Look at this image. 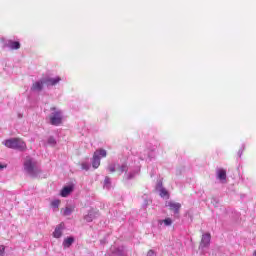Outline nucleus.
<instances>
[{"instance_id": "nucleus-9", "label": "nucleus", "mask_w": 256, "mask_h": 256, "mask_svg": "<svg viewBox=\"0 0 256 256\" xmlns=\"http://www.w3.org/2000/svg\"><path fill=\"white\" fill-rule=\"evenodd\" d=\"M73 192V186H66L61 190V197H69L71 193Z\"/></svg>"}, {"instance_id": "nucleus-3", "label": "nucleus", "mask_w": 256, "mask_h": 256, "mask_svg": "<svg viewBox=\"0 0 256 256\" xmlns=\"http://www.w3.org/2000/svg\"><path fill=\"white\" fill-rule=\"evenodd\" d=\"M101 157H107V151L105 149H98L94 152L92 158V167L94 169H99L101 165Z\"/></svg>"}, {"instance_id": "nucleus-22", "label": "nucleus", "mask_w": 256, "mask_h": 256, "mask_svg": "<svg viewBox=\"0 0 256 256\" xmlns=\"http://www.w3.org/2000/svg\"><path fill=\"white\" fill-rule=\"evenodd\" d=\"M147 256H157V254L155 253V251L149 250Z\"/></svg>"}, {"instance_id": "nucleus-18", "label": "nucleus", "mask_w": 256, "mask_h": 256, "mask_svg": "<svg viewBox=\"0 0 256 256\" xmlns=\"http://www.w3.org/2000/svg\"><path fill=\"white\" fill-rule=\"evenodd\" d=\"M169 195V192L165 189L160 190V197H167Z\"/></svg>"}, {"instance_id": "nucleus-26", "label": "nucleus", "mask_w": 256, "mask_h": 256, "mask_svg": "<svg viewBox=\"0 0 256 256\" xmlns=\"http://www.w3.org/2000/svg\"><path fill=\"white\" fill-rule=\"evenodd\" d=\"M253 255L256 256V250L254 251Z\"/></svg>"}, {"instance_id": "nucleus-2", "label": "nucleus", "mask_w": 256, "mask_h": 256, "mask_svg": "<svg viewBox=\"0 0 256 256\" xmlns=\"http://www.w3.org/2000/svg\"><path fill=\"white\" fill-rule=\"evenodd\" d=\"M51 111H53L48 119L50 121V125H54V127H59V125H63V112L57 110V108L52 107Z\"/></svg>"}, {"instance_id": "nucleus-20", "label": "nucleus", "mask_w": 256, "mask_h": 256, "mask_svg": "<svg viewBox=\"0 0 256 256\" xmlns=\"http://www.w3.org/2000/svg\"><path fill=\"white\" fill-rule=\"evenodd\" d=\"M48 143H49V145H55V138H53V137H50L49 139H48Z\"/></svg>"}, {"instance_id": "nucleus-5", "label": "nucleus", "mask_w": 256, "mask_h": 256, "mask_svg": "<svg viewBox=\"0 0 256 256\" xmlns=\"http://www.w3.org/2000/svg\"><path fill=\"white\" fill-rule=\"evenodd\" d=\"M5 47L15 51L17 49H21V43H19V41L8 40L5 44Z\"/></svg>"}, {"instance_id": "nucleus-1", "label": "nucleus", "mask_w": 256, "mask_h": 256, "mask_svg": "<svg viewBox=\"0 0 256 256\" xmlns=\"http://www.w3.org/2000/svg\"><path fill=\"white\" fill-rule=\"evenodd\" d=\"M8 149H16L17 151H27V144L21 138H10L3 142Z\"/></svg>"}, {"instance_id": "nucleus-24", "label": "nucleus", "mask_w": 256, "mask_h": 256, "mask_svg": "<svg viewBox=\"0 0 256 256\" xmlns=\"http://www.w3.org/2000/svg\"><path fill=\"white\" fill-rule=\"evenodd\" d=\"M82 168L85 169L86 171H88V170H89V165H87V164H82Z\"/></svg>"}, {"instance_id": "nucleus-8", "label": "nucleus", "mask_w": 256, "mask_h": 256, "mask_svg": "<svg viewBox=\"0 0 256 256\" xmlns=\"http://www.w3.org/2000/svg\"><path fill=\"white\" fill-rule=\"evenodd\" d=\"M167 207H169L170 211L174 213H179L181 209V203L179 202H168Z\"/></svg>"}, {"instance_id": "nucleus-19", "label": "nucleus", "mask_w": 256, "mask_h": 256, "mask_svg": "<svg viewBox=\"0 0 256 256\" xmlns=\"http://www.w3.org/2000/svg\"><path fill=\"white\" fill-rule=\"evenodd\" d=\"M5 255V246L0 245V256Z\"/></svg>"}, {"instance_id": "nucleus-10", "label": "nucleus", "mask_w": 256, "mask_h": 256, "mask_svg": "<svg viewBox=\"0 0 256 256\" xmlns=\"http://www.w3.org/2000/svg\"><path fill=\"white\" fill-rule=\"evenodd\" d=\"M43 85H45V80L35 82L32 85V91H42L43 90Z\"/></svg>"}, {"instance_id": "nucleus-14", "label": "nucleus", "mask_w": 256, "mask_h": 256, "mask_svg": "<svg viewBox=\"0 0 256 256\" xmlns=\"http://www.w3.org/2000/svg\"><path fill=\"white\" fill-rule=\"evenodd\" d=\"M75 239L73 237H68L64 240L63 245L64 247H69L70 245H73V242Z\"/></svg>"}, {"instance_id": "nucleus-23", "label": "nucleus", "mask_w": 256, "mask_h": 256, "mask_svg": "<svg viewBox=\"0 0 256 256\" xmlns=\"http://www.w3.org/2000/svg\"><path fill=\"white\" fill-rule=\"evenodd\" d=\"M85 219H86V221H88V223L93 221V218H91V213L88 214L87 216H85Z\"/></svg>"}, {"instance_id": "nucleus-25", "label": "nucleus", "mask_w": 256, "mask_h": 256, "mask_svg": "<svg viewBox=\"0 0 256 256\" xmlns=\"http://www.w3.org/2000/svg\"><path fill=\"white\" fill-rule=\"evenodd\" d=\"M5 167H7V165L0 164V169H5Z\"/></svg>"}, {"instance_id": "nucleus-16", "label": "nucleus", "mask_w": 256, "mask_h": 256, "mask_svg": "<svg viewBox=\"0 0 256 256\" xmlns=\"http://www.w3.org/2000/svg\"><path fill=\"white\" fill-rule=\"evenodd\" d=\"M59 205H61V200H54L51 202V207H54L55 209L59 208Z\"/></svg>"}, {"instance_id": "nucleus-12", "label": "nucleus", "mask_w": 256, "mask_h": 256, "mask_svg": "<svg viewBox=\"0 0 256 256\" xmlns=\"http://www.w3.org/2000/svg\"><path fill=\"white\" fill-rule=\"evenodd\" d=\"M217 177L220 181H225L227 179V171L225 169H219L217 171Z\"/></svg>"}, {"instance_id": "nucleus-4", "label": "nucleus", "mask_w": 256, "mask_h": 256, "mask_svg": "<svg viewBox=\"0 0 256 256\" xmlns=\"http://www.w3.org/2000/svg\"><path fill=\"white\" fill-rule=\"evenodd\" d=\"M24 169L27 171L28 174H30L32 177H35L37 173V169L35 168V163L30 157H27L24 162Z\"/></svg>"}, {"instance_id": "nucleus-6", "label": "nucleus", "mask_w": 256, "mask_h": 256, "mask_svg": "<svg viewBox=\"0 0 256 256\" xmlns=\"http://www.w3.org/2000/svg\"><path fill=\"white\" fill-rule=\"evenodd\" d=\"M210 243H211V234L209 233L203 234L200 242V247H209Z\"/></svg>"}, {"instance_id": "nucleus-7", "label": "nucleus", "mask_w": 256, "mask_h": 256, "mask_svg": "<svg viewBox=\"0 0 256 256\" xmlns=\"http://www.w3.org/2000/svg\"><path fill=\"white\" fill-rule=\"evenodd\" d=\"M59 81H61V77L46 78L44 79V85H47L48 87L55 86Z\"/></svg>"}, {"instance_id": "nucleus-15", "label": "nucleus", "mask_w": 256, "mask_h": 256, "mask_svg": "<svg viewBox=\"0 0 256 256\" xmlns=\"http://www.w3.org/2000/svg\"><path fill=\"white\" fill-rule=\"evenodd\" d=\"M127 171H128V168H127V165L125 164H123L117 169L118 175H122V173H127Z\"/></svg>"}, {"instance_id": "nucleus-21", "label": "nucleus", "mask_w": 256, "mask_h": 256, "mask_svg": "<svg viewBox=\"0 0 256 256\" xmlns=\"http://www.w3.org/2000/svg\"><path fill=\"white\" fill-rule=\"evenodd\" d=\"M108 171H110V173H115V165L108 166Z\"/></svg>"}, {"instance_id": "nucleus-13", "label": "nucleus", "mask_w": 256, "mask_h": 256, "mask_svg": "<svg viewBox=\"0 0 256 256\" xmlns=\"http://www.w3.org/2000/svg\"><path fill=\"white\" fill-rule=\"evenodd\" d=\"M73 211H75L74 207H66L63 209V215L65 217H68L69 215H71V213H73Z\"/></svg>"}, {"instance_id": "nucleus-11", "label": "nucleus", "mask_w": 256, "mask_h": 256, "mask_svg": "<svg viewBox=\"0 0 256 256\" xmlns=\"http://www.w3.org/2000/svg\"><path fill=\"white\" fill-rule=\"evenodd\" d=\"M63 227H64V224L61 223L58 227H56V229L54 230L53 232V235L56 239H59V237H61V235H63Z\"/></svg>"}, {"instance_id": "nucleus-17", "label": "nucleus", "mask_w": 256, "mask_h": 256, "mask_svg": "<svg viewBox=\"0 0 256 256\" xmlns=\"http://www.w3.org/2000/svg\"><path fill=\"white\" fill-rule=\"evenodd\" d=\"M162 223H164V225H166V227H169V225H172L173 220H171V218H166V219L162 220Z\"/></svg>"}]
</instances>
